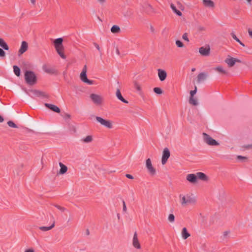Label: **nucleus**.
Segmentation results:
<instances>
[{"label": "nucleus", "mask_w": 252, "mask_h": 252, "mask_svg": "<svg viewBox=\"0 0 252 252\" xmlns=\"http://www.w3.org/2000/svg\"><path fill=\"white\" fill-rule=\"evenodd\" d=\"M186 180L191 184H196L198 180L208 182L209 177L203 172H197L195 174H189L186 176Z\"/></svg>", "instance_id": "f257e3e1"}, {"label": "nucleus", "mask_w": 252, "mask_h": 252, "mask_svg": "<svg viewBox=\"0 0 252 252\" xmlns=\"http://www.w3.org/2000/svg\"><path fill=\"white\" fill-rule=\"evenodd\" d=\"M179 201L182 206L186 207L189 204H195L196 197L191 193H182L179 196Z\"/></svg>", "instance_id": "f03ea898"}, {"label": "nucleus", "mask_w": 252, "mask_h": 252, "mask_svg": "<svg viewBox=\"0 0 252 252\" xmlns=\"http://www.w3.org/2000/svg\"><path fill=\"white\" fill-rule=\"evenodd\" d=\"M63 42V39L61 37L53 40V44L56 52L62 59H65L66 57L64 53V47Z\"/></svg>", "instance_id": "7ed1b4c3"}, {"label": "nucleus", "mask_w": 252, "mask_h": 252, "mask_svg": "<svg viewBox=\"0 0 252 252\" xmlns=\"http://www.w3.org/2000/svg\"><path fill=\"white\" fill-rule=\"evenodd\" d=\"M91 102L96 106H102L104 104L105 98L103 95L98 93H91L89 95Z\"/></svg>", "instance_id": "20e7f679"}, {"label": "nucleus", "mask_w": 252, "mask_h": 252, "mask_svg": "<svg viewBox=\"0 0 252 252\" xmlns=\"http://www.w3.org/2000/svg\"><path fill=\"white\" fill-rule=\"evenodd\" d=\"M95 119L96 121L101 126L108 129L113 128L114 123L111 120L105 119L99 116H95Z\"/></svg>", "instance_id": "39448f33"}, {"label": "nucleus", "mask_w": 252, "mask_h": 252, "mask_svg": "<svg viewBox=\"0 0 252 252\" xmlns=\"http://www.w3.org/2000/svg\"><path fill=\"white\" fill-rule=\"evenodd\" d=\"M202 139L203 142L209 146H218L220 145V143L218 141L206 133H203Z\"/></svg>", "instance_id": "423d86ee"}, {"label": "nucleus", "mask_w": 252, "mask_h": 252, "mask_svg": "<svg viewBox=\"0 0 252 252\" xmlns=\"http://www.w3.org/2000/svg\"><path fill=\"white\" fill-rule=\"evenodd\" d=\"M25 78L26 82L31 85L35 84L36 82V75L31 71H26L25 72Z\"/></svg>", "instance_id": "0eeeda50"}, {"label": "nucleus", "mask_w": 252, "mask_h": 252, "mask_svg": "<svg viewBox=\"0 0 252 252\" xmlns=\"http://www.w3.org/2000/svg\"><path fill=\"white\" fill-rule=\"evenodd\" d=\"M224 62L229 67H232L234 66L236 63H241L242 61L238 58L232 57L228 55L224 60Z\"/></svg>", "instance_id": "6e6552de"}, {"label": "nucleus", "mask_w": 252, "mask_h": 252, "mask_svg": "<svg viewBox=\"0 0 252 252\" xmlns=\"http://www.w3.org/2000/svg\"><path fill=\"white\" fill-rule=\"evenodd\" d=\"M87 67L86 65H85L80 73V78L82 82L87 83L88 85H93L94 84V81L93 80H89L87 78Z\"/></svg>", "instance_id": "1a4fd4ad"}, {"label": "nucleus", "mask_w": 252, "mask_h": 252, "mask_svg": "<svg viewBox=\"0 0 252 252\" xmlns=\"http://www.w3.org/2000/svg\"><path fill=\"white\" fill-rule=\"evenodd\" d=\"M145 165L150 175L154 176L156 174V170L153 167L151 160L150 158H148L146 160Z\"/></svg>", "instance_id": "9d476101"}, {"label": "nucleus", "mask_w": 252, "mask_h": 252, "mask_svg": "<svg viewBox=\"0 0 252 252\" xmlns=\"http://www.w3.org/2000/svg\"><path fill=\"white\" fill-rule=\"evenodd\" d=\"M170 156V153L169 150L167 148H165L163 149L161 158V163L162 165H164Z\"/></svg>", "instance_id": "9b49d317"}, {"label": "nucleus", "mask_w": 252, "mask_h": 252, "mask_svg": "<svg viewBox=\"0 0 252 252\" xmlns=\"http://www.w3.org/2000/svg\"><path fill=\"white\" fill-rule=\"evenodd\" d=\"M132 246L134 248L137 249H140L141 247L139 241L138 239V236L136 232H135L133 234V236L132 240Z\"/></svg>", "instance_id": "f8f14e48"}, {"label": "nucleus", "mask_w": 252, "mask_h": 252, "mask_svg": "<svg viewBox=\"0 0 252 252\" xmlns=\"http://www.w3.org/2000/svg\"><path fill=\"white\" fill-rule=\"evenodd\" d=\"M199 53L203 56H208L210 54V47L208 46L201 47L199 49Z\"/></svg>", "instance_id": "ddd939ff"}, {"label": "nucleus", "mask_w": 252, "mask_h": 252, "mask_svg": "<svg viewBox=\"0 0 252 252\" xmlns=\"http://www.w3.org/2000/svg\"><path fill=\"white\" fill-rule=\"evenodd\" d=\"M214 69L215 71L221 75H227L228 74V71L220 65L216 66L214 67Z\"/></svg>", "instance_id": "4468645a"}, {"label": "nucleus", "mask_w": 252, "mask_h": 252, "mask_svg": "<svg viewBox=\"0 0 252 252\" xmlns=\"http://www.w3.org/2000/svg\"><path fill=\"white\" fill-rule=\"evenodd\" d=\"M94 140V137L92 135H86L80 139V141L84 144H89L92 142Z\"/></svg>", "instance_id": "2eb2a0df"}, {"label": "nucleus", "mask_w": 252, "mask_h": 252, "mask_svg": "<svg viewBox=\"0 0 252 252\" xmlns=\"http://www.w3.org/2000/svg\"><path fill=\"white\" fill-rule=\"evenodd\" d=\"M28 48V45L27 42L26 41H22L21 43V47L19 50V54L20 55L23 54L24 53H25L27 50Z\"/></svg>", "instance_id": "dca6fc26"}, {"label": "nucleus", "mask_w": 252, "mask_h": 252, "mask_svg": "<svg viewBox=\"0 0 252 252\" xmlns=\"http://www.w3.org/2000/svg\"><path fill=\"white\" fill-rule=\"evenodd\" d=\"M158 76L159 78V80L161 81H164L166 79V76H167V73H166V71L165 70L161 69H158Z\"/></svg>", "instance_id": "f3484780"}, {"label": "nucleus", "mask_w": 252, "mask_h": 252, "mask_svg": "<svg viewBox=\"0 0 252 252\" xmlns=\"http://www.w3.org/2000/svg\"><path fill=\"white\" fill-rule=\"evenodd\" d=\"M203 5L208 8H214L215 7V3L212 0H203Z\"/></svg>", "instance_id": "a211bd4d"}, {"label": "nucleus", "mask_w": 252, "mask_h": 252, "mask_svg": "<svg viewBox=\"0 0 252 252\" xmlns=\"http://www.w3.org/2000/svg\"><path fill=\"white\" fill-rule=\"evenodd\" d=\"M45 106L47 108L50 109V110H52L54 112H55L57 113H60V108L54 104L45 103Z\"/></svg>", "instance_id": "6ab92c4d"}, {"label": "nucleus", "mask_w": 252, "mask_h": 252, "mask_svg": "<svg viewBox=\"0 0 252 252\" xmlns=\"http://www.w3.org/2000/svg\"><path fill=\"white\" fill-rule=\"evenodd\" d=\"M182 237L183 239L186 240L190 236V234L188 232V229L186 227L182 228L181 232Z\"/></svg>", "instance_id": "aec40b11"}, {"label": "nucleus", "mask_w": 252, "mask_h": 252, "mask_svg": "<svg viewBox=\"0 0 252 252\" xmlns=\"http://www.w3.org/2000/svg\"><path fill=\"white\" fill-rule=\"evenodd\" d=\"M42 69L46 73L49 74H54L55 72V69L49 66L46 64L42 66Z\"/></svg>", "instance_id": "412c9836"}, {"label": "nucleus", "mask_w": 252, "mask_h": 252, "mask_svg": "<svg viewBox=\"0 0 252 252\" xmlns=\"http://www.w3.org/2000/svg\"><path fill=\"white\" fill-rule=\"evenodd\" d=\"M207 74L205 73H199L197 77V83H200L206 79Z\"/></svg>", "instance_id": "4be33fe9"}, {"label": "nucleus", "mask_w": 252, "mask_h": 252, "mask_svg": "<svg viewBox=\"0 0 252 252\" xmlns=\"http://www.w3.org/2000/svg\"><path fill=\"white\" fill-rule=\"evenodd\" d=\"M59 166L61 167V168L59 170V174H62V175L65 174L67 172V166H65V165H64L62 162L59 163Z\"/></svg>", "instance_id": "5701e85b"}, {"label": "nucleus", "mask_w": 252, "mask_h": 252, "mask_svg": "<svg viewBox=\"0 0 252 252\" xmlns=\"http://www.w3.org/2000/svg\"><path fill=\"white\" fill-rule=\"evenodd\" d=\"M55 222L53 221L52 224L50 226H41L39 229L43 231H47L52 229L55 226Z\"/></svg>", "instance_id": "b1692460"}, {"label": "nucleus", "mask_w": 252, "mask_h": 252, "mask_svg": "<svg viewBox=\"0 0 252 252\" xmlns=\"http://www.w3.org/2000/svg\"><path fill=\"white\" fill-rule=\"evenodd\" d=\"M189 103L194 106H196L198 104L197 99L194 96L189 97Z\"/></svg>", "instance_id": "393cba45"}, {"label": "nucleus", "mask_w": 252, "mask_h": 252, "mask_svg": "<svg viewBox=\"0 0 252 252\" xmlns=\"http://www.w3.org/2000/svg\"><path fill=\"white\" fill-rule=\"evenodd\" d=\"M116 96L117 97V98L120 99V100H121L122 102L125 103H128V101L126 100H125L123 97L122 96V94H121V92L119 90H118L116 92Z\"/></svg>", "instance_id": "a878e982"}, {"label": "nucleus", "mask_w": 252, "mask_h": 252, "mask_svg": "<svg viewBox=\"0 0 252 252\" xmlns=\"http://www.w3.org/2000/svg\"><path fill=\"white\" fill-rule=\"evenodd\" d=\"M111 32L113 33H118L120 32L121 29L118 26L114 25L111 29Z\"/></svg>", "instance_id": "bb28decb"}, {"label": "nucleus", "mask_w": 252, "mask_h": 252, "mask_svg": "<svg viewBox=\"0 0 252 252\" xmlns=\"http://www.w3.org/2000/svg\"><path fill=\"white\" fill-rule=\"evenodd\" d=\"M0 46L6 50L9 49V47L6 43L2 39L0 38Z\"/></svg>", "instance_id": "cd10ccee"}, {"label": "nucleus", "mask_w": 252, "mask_h": 252, "mask_svg": "<svg viewBox=\"0 0 252 252\" xmlns=\"http://www.w3.org/2000/svg\"><path fill=\"white\" fill-rule=\"evenodd\" d=\"M170 7L172 9V10L178 16H182V12L177 10L176 6L173 4H170Z\"/></svg>", "instance_id": "c85d7f7f"}, {"label": "nucleus", "mask_w": 252, "mask_h": 252, "mask_svg": "<svg viewBox=\"0 0 252 252\" xmlns=\"http://www.w3.org/2000/svg\"><path fill=\"white\" fill-rule=\"evenodd\" d=\"M13 71L14 72V74L17 76H19L20 75V69L17 66H16V65L13 66Z\"/></svg>", "instance_id": "c756f323"}, {"label": "nucleus", "mask_w": 252, "mask_h": 252, "mask_svg": "<svg viewBox=\"0 0 252 252\" xmlns=\"http://www.w3.org/2000/svg\"><path fill=\"white\" fill-rule=\"evenodd\" d=\"M134 87L136 89V90L138 92L139 94H141L142 93V89H141V87L140 86V85L139 84H138L136 82H135L134 83Z\"/></svg>", "instance_id": "7c9ffc66"}, {"label": "nucleus", "mask_w": 252, "mask_h": 252, "mask_svg": "<svg viewBox=\"0 0 252 252\" xmlns=\"http://www.w3.org/2000/svg\"><path fill=\"white\" fill-rule=\"evenodd\" d=\"M54 206L56 207L58 210H60L62 212H64L66 211V209L64 207H62L59 205L55 204Z\"/></svg>", "instance_id": "2f4dec72"}, {"label": "nucleus", "mask_w": 252, "mask_h": 252, "mask_svg": "<svg viewBox=\"0 0 252 252\" xmlns=\"http://www.w3.org/2000/svg\"><path fill=\"white\" fill-rule=\"evenodd\" d=\"M168 220L170 222L173 223L174 221V220H175V216H174V215L173 214H169L168 217Z\"/></svg>", "instance_id": "473e14b6"}, {"label": "nucleus", "mask_w": 252, "mask_h": 252, "mask_svg": "<svg viewBox=\"0 0 252 252\" xmlns=\"http://www.w3.org/2000/svg\"><path fill=\"white\" fill-rule=\"evenodd\" d=\"M154 92L158 94H160L162 93V91L160 88L156 87L154 88Z\"/></svg>", "instance_id": "72a5a7b5"}, {"label": "nucleus", "mask_w": 252, "mask_h": 252, "mask_svg": "<svg viewBox=\"0 0 252 252\" xmlns=\"http://www.w3.org/2000/svg\"><path fill=\"white\" fill-rule=\"evenodd\" d=\"M175 43L176 46L179 48H183L184 46V44L180 40H176Z\"/></svg>", "instance_id": "f704fd0d"}, {"label": "nucleus", "mask_w": 252, "mask_h": 252, "mask_svg": "<svg viewBox=\"0 0 252 252\" xmlns=\"http://www.w3.org/2000/svg\"><path fill=\"white\" fill-rule=\"evenodd\" d=\"M237 158L244 162L247 161L248 159V158L246 157H243L242 156H238L237 157Z\"/></svg>", "instance_id": "c9c22d12"}, {"label": "nucleus", "mask_w": 252, "mask_h": 252, "mask_svg": "<svg viewBox=\"0 0 252 252\" xmlns=\"http://www.w3.org/2000/svg\"><path fill=\"white\" fill-rule=\"evenodd\" d=\"M197 92V87L196 86H195L194 90H192L190 91V97H193L194 96V95L196 94Z\"/></svg>", "instance_id": "e433bc0d"}, {"label": "nucleus", "mask_w": 252, "mask_h": 252, "mask_svg": "<svg viewBox=\"0 0 252 252\" xmlns=\"http://www.w3.org/2000/svg\"><path fill=\"white\" fill-rule=\"evenodd\" d=\"M7 124L8 125L10 126V127H14V128H16L17 127V126L16 125L12 122V121H8L7 122Z\"/></svg>", "instance_id": "4c0bfd02"}, {"label": "nucleus", "mask_w": 252, "mask_h": 252, "mask_svg": "<svg viewBox=\"0 0 252 252\" xmlns=\"http://www.w3.org/2000/svg\"><path fill=\"white\" fill-rule=\"evenodd\" d=\"M229 234H230V231H224L223 233V234H222L223 238H227L229 236Z\"/></svg>", "instance_id": "58836bf2"}, {"label": "nucleus", "mask_w": 252, "mask_h": 252, "mask_svg": "<svg viewBox=\"0 0 252 252\" xmlns=\"http://www.w3.org/2000/svg\"><path fill=\"white\" fill-rule=\"evenodd\" d=\"M5 56V52L1 48H0V57L4 58Z\"/></svg>", "instance_id": "ea45409f"}, {"label": "nucleus", "mask_w": 252, "mask_h": 252, "mask_svg": "<svg viewBox=\"0 0 252 252\" xmlns=\"http://www.w3.org/2000/svg\"><path fill=\"white\" fill-rule=\"evenodd\" d=\"M63 118L66 121H67L71 118V116L69 114L65 113L64 115Z\"/></svg>", "instance_id": "a19ab883"}, {"label": "nucleus", "mask_w": 252, "mask_h": 252, "mask_svg": "<svg viewBox=\"0 0 252 252\" xmlns=\"http://www.w3.org/2000/svg\"><path fill=\"white\" fill-rule=\"evenodd\" d=\"M182 38L185 40H186V41H187L188 42L189 41V38H188V34L187 33H185L183 34V35L182 36Z\"/></svg>", "instance_id": "79ce46f5"}, {"label": "nucleus", "mask_w": 252, "mask_h": 252, "mask_svg": "<svg viewBox=\"0 0 252 252\" xmlns=\"http://www.w3.org/2000/svg\"><path fill=\"white\" fill-rule=\"evenodd\" d=\"M146 8L148 9V10H149L150 11H153V8L152 7V6L150 5V4H147L146 5Z\"/></svg>", "instance_id": "37998d69"}, {"label": "nucleus", "mask_w": 252, "mask_h": 252, "mask_svg": "<svg viewBox=\"0 0 252 252\" xmlns=\"http://www.w3.org/2000/svg\"><path fill=\"white\" fill-rule=\"evenodd\" d=\"M233 38L237 42H240V40L237 37V36L234 34H231Z\"/></svg>", "instance_id": "c03bdc74"}, {"label": "nucleus", "mask_w": 252, "mask_h": 252, "mask_svg": "<svg viewBox=\"0 0 252 252\" xmlns=\"http://www.w3.org/2000/svg\"><path fill=\"white\" fill-rule=\"evenodd\" d=\"M24 252H35L33 248H29L25 250Z\"/></svg>", "instance_id": "a18cd8bd"}, {"label": "nucleus", "mask_w": 252, "mask_h": 252, "mask_svg": "<svg viewBox=\"0 0 252 252\" xmlns=\"http://www.w3.org/2000/svg\"><path fill=\"white\" fill-rule=\"evenodd\" d=\"M248 33L250 37L252 38V30L250 28L248 30Z\"/></svg>", "instance_id": "49530a36"}, {"label": "nucleus", "mask_w": 252, "mask_h": 252, "mask_svg": "<svg viewBox=\"0 0 252 252\" xmlns=\"http://www.w3.org/2000/svg\"><path fill=\"white\" fill-rule=\"evenodd\" d=\"M123 211L124 212H126V205L125 201H123Z\"/></svg>", "instance_id": "de8ad7c7"}, {"label": "nucleus", "mask_w": 252, "mask_h": 252, "mask_svg": "<svg viewBox=\"0 0 252 252\" xmlns=\"http://www.w3.org/2000/svg\"><path fill=\"white\" fill-rule=\"evenodd\" d=\"M126 178H128V179H133V177L130 175V174H126Z\"/></svg>", "instance_id": "09e8293b"}, {"label": "nucleus", "mask_w": 252, "mask_h": 252, "mask_svg": "<svg viewBox=\"0 0 252 252\" xmlns=\"http://www.w3.org/2000/svg\"><path fill=\"white\" fill-rule=\"evenodd\" d=\"M97 1L101 4L104 3L106 1V0H96Z\"/></svg>", "instance_id": "8fccbe9b"}, {"label": "nucleus", "mask_w": 252, "mask_h": 252, "mask_svg": "<svg viewBox=\"0 0 252 252\" xmlns=\"http://www.w3.org/2000/svg\"><path fill=\"white\" fill-rule=\"evenodd\" d=\"M150 31L152 32H155V28H154V27L152 25L150 26Z\"/></svg>", "instance_id": "3c124183"}, {"label": "nucleus", "mask_w": 252, "mask_h": 252, "mask_svg": "<svg viewBox=\"0 0 252 252\" xmlns=\"http://www.w3.org/2000/svg\"><path fill=\"white\" fill-rule=\"evenodd\" d=\"M198 29H199V31H204L205 30V28H204L203 27H199L198 28Z\"/></svg>", "instance_id": "603ef678"}, {"label": "nucleus", "mask_w": 252, "mask_h": 252, "mask_svg": "<svg viewBox=\"0 0 252 252\" xmlns=\"http://www.w3.org/2000/svg\"><path fill=\"white\" fill-rule=\"evenodd\" d=\"M94 46H95V48H96L98 50H99H99H100V47H99V45H98L97 44H96V43H94Z\"/></svg>", "instance_id": "864d4df0"}, {"label": "nucleus", "mask_w": 252, "mask_h": 252, "mask_svg": "<svg viewBox=\"0 0 252 252\" xmlns=\"http://www.w3.org/2000/svg\"><path fill=\"white\" fill-rule=\"evenodd\" d=\"M30 1L32 5H34L36 2V0H30Z\"/></svg>", "instance_id": "5fc2aeb1"}, {"label": "nucleus", "mask_w": 252, "mask_h": 252, "mask_svg": "<svg viewBox=\"0 0 252 252\" xmlns=\"http://www.w3.org/2000/svg\"><path fill=\"white\" fill-rule=\"evenodd\" d=\"M3 120H4L3 118L1 116H0V123L3 122Z\"/></svg>", "instance_id": "6e6d98bb"}, {"label": "nucleus", "mask_w": 252, "mask_h": 252, "mask_svg": "<svg viewBox=\"0 0 252 252\" xmlns=\"http://www.w3.org/2000/svg\"><path fill=\"white\" fill-rule=\"evenodd\" d=\"M239 43L242 46H243V47L245 46V45L244 44H243L241 41H240V42H239Z\"/></svg>", "instance_id": "4d7b16f0"}, {"label": "nucleus", "mask_w": 252, "mask_h": 252, "mask_svg": "<svg viewBox=\"0 0 252 252\" xmlns=\"http://www.w3.org/2000/svg\"><path fill=\"white\" fill-rule=\"evenodd\" d=\"M248 2V3H250L252 1V0H246Z\"/></svg>", "instance_id": "13d9d810"}, {"label": "nucleus", "mask_w": 252, "mask_h": 252, "mask_svg": "<svg viewBox=\"0 0 252 252\" xmlns=\"http://www.w3.org/2000/svg\"><path fill=\"white\" fill-rule=\"evenodd\" d=\"M195 70V68H192V69H191L192 71H194Z\"/></svg>", "instance_id": "bf43d9fd"}]
</instances>
